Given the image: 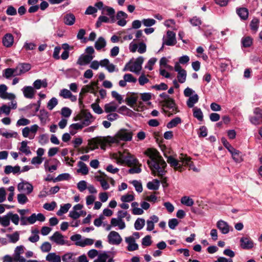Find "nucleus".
Listing matches in <instances>:
<instances>
[{"label": "nucleus", "mask_w": 262, "mask_h": 262, "mask_svg": "<svg viewBox=\"0 0 262 262\" xmlns=\"http://www.w3.org/2000/svg\"><path fill=\"white\" fill-rule=\"evenodd\" d=\"M144 154L150 159L147 160V163L152 173L157 172L160 177L165 175L166 172L165 168L167 164L159 152L156 149L148 148L144 151Z\"/></svg>", "instance_id": "obj_1"}, {"label": "nucleus", "mask_w": 262, "mask_h": 262, "mask_svg": "<svg viewBox=\"0 0 262 262\" xmlns=\"http://www.w3.org/2000/svg\"><path fill=\"white\" fill-rule=\"evenodd\" d=\"M161 103L163 107V111L165 113L167 112V111L165 110V108L170 110L171 114H176L178 112V107L175 102V100L172 98H170L167 100H162Z\"/></svg>", "instance_id": "obj_2"}, {"label": "nucleus", "mask_w": 262, "mask_h": 262, "mask_svg": "<svg viewBox=\"0 0 262 262\" xmlns=\"http://www.w3.org/2000/svg\"><path fill=\"white\" fill-rule=\"evenodd\" d=\"M118 226L119 229H123L125 227V224L122 219L119 217L112 218L111 221V225L105 224L103 223V227L106 228V229H111L112 227Z\"/></svg>", "instance_id": "obj_3"}, {"label": "nucleus", "mask_w": 262, "mask_h": 262, "mask_svg": "<svg viewBox=\"0 0 262 262\" xmlns=\"http://www.w3.org/2000/svg\"><path fill=\"white\" fill-rule=\"evenodd\" d=\"M116 135L118 139L124 141H131L133 138V133L125 129H120Z\"/></svg>", "instance_id": "obj_4"}, {"label": "nucleus", "mask_w": 262, "mask_h": 262, "mask_svg": "<svg viewBox=\"0 0 262 262\" xmlns=\"http://www.w3.org/2000/svg\"><path fill=\"white\" fill-rule=\"evenodd\" d=\"M122 241L119 234L115 231H111L108 235V242L111 244L118 245L121 243Z\"/></svg>", "instance_id": "obj_5"}, {"label": "nucleus", "mask_w": 262, "mask_h": 262, "mask_svg": "<svg viewBox=\"0 0 262 262\" xmlns=\"http://www.w3.org/2000/svg\"><path fill=\"white\" fill-rule=\"evenodd\" d=\"M17 189L19 191H24L26 192L27 194H29L33 191V187L30 183L23 181L18 183Z\"/></svg>", "instance_id": "obj_6"}, {"label": "nucleus", "mask_w": 262, "mask_h": 262, "mask_svg": "<svg viewBox=\"0 0 262 262\" xmlns=\"http://www.w3.org/2000/svg\"><path fill=\"white\" fill-rule=\"evenodd\" d=\"M143 61L144 58L142 56L138 57L131 66L132 69H129V71L136 74H139L142 69V65Z\"/></svg>", "instance_id": "obj_7"}, {"label": "nucleus", "mask_w": 262, "mask_h": 262, "mask_svg": "<svg viewBox=\"0 0 262 262\" xmlns=\"http://www.w3.org/2000/svg\"><path fill=\"white\" fill-rule=\"evenodd\" d=\"M95 118L92 116V115L90 112H84L82 114L80 120L81 121L80 122L83 126H87L89 125L92 122H93Z\"/></svg>", "instance_id": "obj_8"}, {"label": "nucleus", "mask_w": 262, "mask_h": 262, "mask_svg": "<svg viewBox=\"0 0 262 262\" xmlns=\"http://www.w3.org/2000/svg\"><path fill=\"white\" fill-rule=\"evenodd\" d=\"M31 68V64L27 63H19L16 67V75H20L29 71Z\"/></svg>", "instance_id": "obj_9"}, {"label": "nucleus", "mask_w": 262, "mask_h": 262, "mask_svg": "<svg viewBox=\"0 0 262 262\" xmlns=\"http://www.w3.org/2000/svg\"><path fill=\"white\" fill-rule=\"evenodd\" d=\"M94 57L93 55L82 54L78 58L77 63L80 66L87 65L92 61Z\"/></svg>", "instance_id": "obj_10"}, {"label": "nucleus", "mask_w": 262, "mask_h": 262, "mask_svg": "<svg viewBox=\"0 0 262 262\" xmlns=\"http://www.w3.org/2000/svg\"><path fill=\"white\" fill-rule=\"evenodd\" d=\"M23 95L26 98L33 99L34 97L35 90L31 86H25L22 89Z\"/></svg>", "instance_id": "obj_11"}, {"label": "nucleus", "mask_w": 262, "mask_h": 262, "mask_svg": "<svg viewBox=\"0 0 262 262\" xmlns=\"http://www.w3.org/2000/svg\"><path fill=\"white\" fill-rule=\"evenodd\" d=\"M167 162L171 167L174 168L176 170L181 171L182 168V165L179 163V161L172 156H169L167 157Z\"/></svg>", "instance_id": "obj_12"}, {"label": "nucleus", "mask_w": 262, "mask_h": 262, "mask_svg": "<svg viewBox=\"0 0 262 262\" xmlns=\"http://www.w3.org/2000/svg\"><path fill=\"white\" fill-rule=\"evenodd\" d=\"M167 39L163 41V45L167 46H173L176 43V34L171 31H168L167 32Z\"/></svg>", "instance_id": "obj_13"}, {"label": "nucleus", "mask_w": 262, "mask_h": 262, "mask_svg": "<svg viewBox=\"0 0 262 262\" xmlns=\"http://www.w3.org/2000/svg\"><path fill=\"white\" fill-rule=\"evenodd\" d=\"M127 17V14L122 11H119L116 15V19L118 20L117 25L123 27L126 24L125 19Z\"/></svg>", "instance_id": "obj_14"}, {"label": "nucleus", "mask_w": 262, "mask_h": 262, "mask_svg": "<svg viewBox=\"0 0 262 262\" xmlns=\"http://www.w3.org/2000/svg\"><path fill=\"white\" fill-rule=\"evenodd\" d=\"M7 90V87L5 84L0 85V97L2 99H12L15 98V95L13 94H8L6 92Z\"/></svg>", "instance_id": "obj_15"}, {"label": "nucleus", "mask_w": 262, "mask_h": 262, "mask_svg": "<svg viewBox=\"0 0 262 262\" xmlns=\"http://www.w3.org/2000/svg\"><path fill=\"white\" fill-rule=\"evenodd\" d=\"M3 45L7 47L10 48L12 46L14 42V37L11 33L6 34L2 39Z\"/></svg>", "instance_id": "obj_16"}, {"label": "nucleus", "mask_w": 262, "mask_h": 262, "mask_svg": "<svg viewBox=\"0 0 262 262\" xmlns=\"http://www.w3.org/2000/svg\"><path fill=\"white\" fill-rule=\"evenodd\" d=\"M124 161L128 166H136L139 163L138 160L130 154H127L126 156H123Z\"/></svg>", "instance_id": "obj_17"}, {"label": "nucleus", "mask_w": 262, "mask_h": 262, "mask_svg": "<svg viewBox=\"0 0 262 262\" xmlns=\"http://www.w3.org/2000/svg\"><path fill=\"white\" fill-rule=\"evenodd\" d=\"M240 242L241 246L244 249H250L253 247V242L249 238L242 237L241 238Z\"/></svg>", "instance_id": "obj_18"}, {"label": "nucleus", "mask_w": 262, "mask_h": 262, "mask_svg": "<svg viewBox=\"0 0 262 262\" xmlns=\"http://www.w3.org/2000/svg\"><path fill=\"white\" fill-rule=\"evenodd\" d=\"M125 242L128 244L127 249L129 251H133L138 249L139 246L137 244L135 243V241L132 237H126Z\"/></svg>", "instance_id": "obj_19"}, {"label": "nucleus", "mask_w": 262, "mask_h": 262, "mask_svg": "<svg viewBox=\"0 0 262 262\" xmlns=\"http://www.w3.org/2000/svg\"><path fill=\"white\" fill-rule=\"evenodd\" d=\"M63 19L66 25L72 26L74 24L76 18L73 14L69 13L64 15Z\"/></svg>", "instance_id": "obj_20"}, {"label": "nucleus", "mask_w": 262, "mask_h": 262, "mask_svg": "<svg viewBox=\"0 0 262 262\" xmlns=\"http://www.w3.org/2000/svg\"><path fill=\"white\" fill-rule=\"evenodd\" d=\"M50 239L57 244L63 245L64 244L63 236L58 231L55 232L54 234L50 237Z\"/></svg>", "instance_id": "obj_21"}, {"label": "nucleus", "mask_w": 262, "mask_h": 262, "mask_svg": "<svg viewBox=\"0 0 262 262\" xmlns=\"http://www.w3.org/2000/svg\"><path fill=\"white\" fill-rule=\"evenodd\" d=\"M159 219L158 216L156 215H151L148 220H147L146 229H154L155 224L158 222Z\"/></svg>", "instance_id": "obj_22"}, {"label": "nucleus", "mask_w": 262, "mask_h": 262, "mask_svg": "<svg viewBox=\"0 0 262 262\" xmlns=\"http://www.w3.org/2000/svg\"><path fill=\"white\" fill-rule=\"evenodd\" d=\"M79 168L77 170L78 173H81L83 175H86L89 173V168L87 165L82 161L78 162Z\"/></svg>", "instance_id": "obj_23"}, {"label": "nucleus", "mask_w": 262, "mask_h": 262, "mask_svg": "<svg viewBox=\"0 0 262 262\" xmlns=\"http://www.w3.org/2000/svg\"><path fill=\"white\" fill-rule=\"evenodd\" d=\"M102 144V141L101 139L97 138H93L89 142V145L90 146V149L91 150L98 148L99 145Z\"/></svg>", "instance_id": "obj_24"}, {"label": "nucleus", "mask_w": 262, "mask_h": 262, "mask_svg": "<svg viewBox=\"0 0 262 262\" xmlns=\"http://www.w3.org/2000/svg\"><path fill=\"white\" fill-rule=\"evenodd\" d=\"M236 13L243 20H246L248 17V10L245 8H239L236 9Z\"/></svg>", "instance_id": "obj_25"}, {"label": "nucleus", "mask_w": 262, "mask_h": 262, "mask_svg": "<svg viewBox=\"0 0 262 262\" xmlns=\"http://www.w3.org/2000/svg\"><path fill=\"white\" fill-rule=\"evenodd\" d=\"M38 116L41 124L42 125L46 124L49 117L48 113L45 110H41Z\"/></svg>", "instance_id": "obj_26"}, {"label": "nucleus", "mask_w": 262, "mask_h": 262, "mask_svg": "<svg viewBox=\"0 0 262 262\" xmlns=\"http://www.w3.org/2000/svg\"><path fill=\"white\" fill-rule=\"evenodd\" d=\"M46 260L49 262H61V257L55 253H50L46 256Z\"/></svg>", "instance_id": "obj_27"}, {"label": "nucleus", "mask_w": 262, "mask_h": 262, "mask_svg": "<svg viewBox=\"0 0 262 262\" xmlns=\"http://www.w3.org/2000/svg\"><path fill=\"white\" fill-rule=\"evenodd\" d=\"M16 70L15 68H7L3 70V75L7 79H9L12 76L16 75Z\"/></svg>", "instance_id": "obj_28"}, {"label": "nucleus", "mask_w": 262, "mask_h": 262, "mask_svg": "<svg viewBox=\"0 0 262 262\" xmlns=\"http://www.w3.org/2000/svg\"><path fill=\"white\" fill-rule=\"evenodd\" d=\"M160 187V181L157 179H154L152 181L149 182L147 184V187L149 190H157Z\"/></svg>", "instance_id": "obj_29"}, {"label": "nucleus", "mask_w": 262, "mask_h": 262, "mask_svg": "<svg viewBox=\"0 0 262 262\" xmlns=\"http://www.w3.org/2000/svg\"><path fill=\"white\" fill-rule=\"evenodd\" d=\"M199 100V96L196 94H194L192 96L189 97L187 101V105L188 107H193L194 104L197 103Z\"/></svg>", "instance_id": "obj_30"}, {"label": "nucleus", "mask_w": 262, "mask_h": 262, "mask_svg": "<svg viewBox=\"0 0 262 262\" xmlns=\"http://www.w3.org/2000/svg\"><path fill=\"white\" fill-rule=\"evenodd\" d=\"M72 205L70 203L64 204L60 206L59 210L57 212L56 214L58 216H61L66 213L71 207Z\"/></svg>", "instance_id": "obj_31"}, {"label": "nucleus", "mask_w": 262, "mask_h": 262, "mask_svg": "<svg viewBox=\"0 0 262 262\" xmlns=\"http://www.w3.org/2000/svg\"><path fill=\"white\" fill-rule=\"evenodd\" d=\"M106 46V41L102 37L98 38L97 40L95 43V47L97 50H100L104 48Z\"/></svg>", "instance_id": "obj_32"}, {"label": "nucleus", "mask_w": 262, "mask_h": 262, "mask_svg": "<svg viewBox=\"0 0 262 262\" xmlns=\"http://www.w3.org/2000/svg\"><path fill=\"white\" fill-rule=\"evenodd\" d=\"M179 162H180L182 163V165L184 164L185 165H189L190 166L191 162V158L188 157L186 155H184L181 154L179 157V159L178 160Z\"/></svg>", "instance_id": "obj_33"}, {"label": "nucleus", "mask_w": 262, "mask_h": 262, "mask_svg": "<svg viewBox=\"0 0 262 262\" xmlns=\"http://www.w3.org/2000/svg\"><path fill=\"white\" fill-rule=\"evenodd\" d=\"M84 126H83L81 122L73 123L71 125H70L69 127L70 133L71 135H74L75 134H76V130L81 129Z\"/></svg>", "instance_id": "obj_34"}, {"label": "nucleus", "mask_w": 262, "mask_h": 262, "mask_svg": "<svg viewBox=\"0 0 262 262\" xmlns=\"http://www.w3.org/2000/svg\"><path fill=\"white\" fill-rule=\"evenodd\" d=\"M193 115L194 118H196L199 121H203V114L202 110L200 108L195 107L193 108Z\"/></svg>", "instance_id": "obj_35"}, {"label": "nucleus", "mask_w": 262, "mask_h": 262, "mask_svg": "<svg viewBox=\"0 0 262 262\" xmlns=\"http://www.w3.org/2000/svg\"><path fill=\"white\" fill-rule=\"evenodd\" d=\"M27 141H23L21 142V146L19 148V150L27 155L31 154L30 147L27 146Z\"/></svg>", "instance_id": "obj_36"}, {"label": "nucleus", "mask_w": 262, "mask_h": 262, "mask_svg": "<svg viewBox=\"0 0 262 262\" xmlns=\"http://www.w3.org/2000/svg\"><path fill=\"white\" fill-rule=\"evenodd\" d=\"M117 108V106L114 102L107 103L104 105V111L107 113L115 112Z\"/></svg>", "instance_id": "obj_37"}, {"label": "nucleus", "mask_w": 262, "mask_h": 262, "mask_svg": "<svg viewBox=\"0 0 262 262\" xmlns=\"http://www.w3.org/2000/svg\"><path fill=\"white\" fill-rule=\"evenodd\" d=\"M182 122V120L180 117H176L172 119L167 124V127L168 128H172L176 127L178 124Z\"/></svg>", "instance_id": "obj_38"}, {"label": "nucleus", "mask_w": 262, "mask_h": 262, "mask_svg": "<svg viewBox=\"0 0 262 262\" xmlns=\"http://www.w3.org/2000/svg\"><path fill=\"white\" fill-rule=\"evenodd\" d=\"M230 153L231 154L233 159L237 163H239L242 161L240 152L239 150L234 148V151L231 150Z\"/></svg>", "instance_id": "obj_39"}, {"label": "nucleus", "mask_w": 262, "mask_h": 262, "mask_svg": "<svg viewBox=\"0 0 262 262\" xmlns=\"http://www.w3.org/2000/svg\"><path fill=\"white\" fill-rule=\"evenodd\" d=\"M181 202L182 204L188 207H191L194 204L193 200L187 196H183L181 198Z\"/></svg>", "instance_id": "obj_40"}, {"label": "nucleus", "mask_w": 262, "mask_h": 262, "mask_svg": "<svg viewBox=\"0 0 262 262\" xmlns=\"http://www.w3.org/2000/svg\"><path fill=\"white\" fill-rule=\"evenodd\" d=\"M259 21L257 18H254L250 24V29L254 32H257L259 27Z\"/></svg>", "instance_id": "obj_41"}, {"label": "nucleus", "mask_w": 262, "mask_h": 262, "mask_svg": "<svg viewBox=\"0 0 262 262\" xmlns=\"http://www.w3.org/2000/svg\"><path fill=\"white\" fill-rule=\"evenodd\" d=\"M39 230H32L31 235L29 237L28 239L32 243H35L39 239Z\"/></svg>", "instance_id": "obj_42"}, {"label": "nucleus", "mask_w": 262, "mask_h": 262, "mask_svg": "<svg viewBox=\"0 0 262 262\" xmlns=\"http://www.w3.org/2000/svg\"><path fill=\"white\" fill-rule=\"evenodd\" d=\"M253 42V39L250 36H246L242 39V43L244 47H250Z\"/></svg>", "instance_id": "obj_43"}, {"label": "nucleus", "mask_w": 262, "mask_h": 262, "mask_svg": "<svg viewBox=\"0 0 262 262\" xmlns=\"http://www.w3.org/2000/svg\"><path fill=\"white\" fill-rule=\"evenodd\" d=\"M71 176L68 173H63L59 174L56 178L53 180L54 182L62 181L64 180H68Z\"/></svg>", "instance_id": "obj_44"}, {"label": "nucleus", "mask_w": 262, "mask_h": 262, "mask_svg": "<svg viewBox=\"0 0 262 262\" xmlns=\"http://www.w3.org/2000/svg\"><path fill=\"white\" fill-rule=\"evenodd\" d=\"M7 237L9 239L10 242L15 243L19 240V234L16 231L12 234H7Z\"/></svg>", "instance_id": "obj_45"}, {"label": "nucleus", "mask_w": 262, "mask_h": 262, "mask_svg": "<svg viewBox=\"0 0 262 262\" xmlns=\"http://www.w3.org/2000/svg\"><path fill=\"white\" fill-rule=\"evenodd\" d=\"M109 256L107 252H103L99 254L97 259H95L93 262H106V260L108 258Z\"/></svg>", "instance_id": "obj_46"}, {"label": "nucleus", "mask_w": 262, "mask_h": 262, "mask_svg": "<svg viewBox=\"0 0 262 262\" xmlns=\"http://www.w3.org/2000/svg\"><path fill=\"white\" fill-rule=\"evenodd\" d=\"M145 220L138 218L135 223L134 226L136 229H142L145 225Z\"/></svg>", "instance_id": "obj_47"}, {"label": "nucleus", "mask_w": 262, "mask_h": 262, "mask_svg": "<svg viewBox=\"0 0 262 262\" xmlns=\"http://www.w3.org/2000/svg\"><path fill=\"white\" fill-rule=\"evenodd\" d=\"M97 180L100 183L101 186L104 190H107L110 188L108 182L103 178L97 176Z\"/></svg>", "instance_id": "obj_48"}, {"label": "nucleus", "mask_w": 262, "mask_h": 262, "mask_svg": "<svg viewBox=\"0 0 262 262\" xmlns=\"http://www.w3.org/2000/svg\"><path fill=\"white\" fill-rule=\"evenodd\" d=\"M57 99L55 97H53L48 101L47 103V107L49 110H52L57 105Z\"/></svg>", "instance_id": "obj_49"}, {"label": "nucleus", "mask_w": 262, "mask_h": 262, "mask_svg": "<svg viewBox=\"0 0 262 262\" xmlns=\"http://www.w3.org/2000/svg\"><path fill=\"white\" fill-rule=\"evenodd\" d=\"M187 73L185 70L182 71L180 73H178V81L181 83H183L185 82L186 79Z\"/></svg>", "instance_id": "obj_50"}, {"label": "nucleus", "mask_w": 262, "mask_h": 262, "mask_svg": "<svg viewBox=\"0 0 262 262\" xmlns=\"http://www.w3.org/2000/svg\"><path fill=\"white\" fill-rule=\"evenodd\" d=\"M132 184L135 187L136 190L140 193L143 190L142 185L140 181H138L137 180H133L132 182Z\"/></svg>", "instance_id": "obj_51"}, {"label": "nucleus", "mask_w": 262, "mask_h": 262, "mask_svg": "<svg viewBox=\"0 0 262 262\" xmlns=\"http://www.w3.org/2000/svg\"><path fill=\"white\" fill-rule=\"evenodd\" d=\"M17 201L20 204H25L28 201V199L24 193H19L17 195Z\"/></svg>", "instance_id": "obj_52"}, {"label": "nucleus", "mask_w": 262, "mask_h": 262, "mask_svg": "<svg viewBox=\"0 0 262 262\" xmlns=\"http://www.w3.org/2000/svg\"><path fill=\"white\" fill-rule=\"evenodd\" d=\"M137 98L133 96L129 97L126 98V104L132 108H134V105L137 103Z\"/></svg>", "instance_id": "obj_53"}, {"label": "nucleus", "mask_w": 262, "mask_h": 262, "mask_svg": "<svg viewBox=\"0 0 262 262\" xmlns=\"http://www.w3.org/2000/svg\"><path fill=\"white\" fill-rule=\"evenodd\" d=\"M218 229H229L230 227L227 222L220 220L217 222L216 224Z\"/></svg>", "instance_id": "obj_54"}, {"label": "nucleus", "mask_w": 262, "mask_h": 262, "mask_svg": "<svg viewBox=\"0 0 262 262\" xmlns=\"http://www.w3.org/2000/svg\"><path fill=\"white\" fill-rule=\"evenodd\" d=\"M9 217H10V220H11L14 224L15 225H18L19 221V217L17 214H13L12 212L8 213Z\"/></svg>", "instance_id": "obj_55"}, {"label": "nucleus", "mask_w": 262, "mask_h": 262, "mask_svg": "<svg viewBox=\"0 0 262 262\" xmlns=\"http://www.w3.org/2000/svg\"><path fill=\"white\" fill-rule=\"evenodd\" d=\"M92 84V85H87L85 88H83L81 90V91L83 93H86L88 92L93 93L94 91V86L97 85V82H94Z\"/></svg>", "instance_id": "obj_56"}, {"label": "nucleus", "mask_w": 262, "mask_h": 262, "mask_svg": "<svg viewBox=\"0 0 262 262\" xmlns=\"http://www.w3.org/2000/svg\"><path fill=\"white\" fill-rule=\"evenodd\" d=\"M60 96L64 98H70L72 97L73 95L72 93L68 89H62L60 93Z\"/></svg>", "instance_id": "obj_57"}, {"label": "nucleus", "mask_w": 262, "mask_h": 262, "mask_svg": "<svg viewBox=\"0 0 262 262\" xmlns=\"http://www.w3.org/2000/svg\"><path fill=\"white\" fill-rule=\"evenodd\" d=\"M123 79H125L126 82L136 83L137 82V79L131 74H124Z\"/></svg>", "instance_id": "obj_58"}, {"label": "nucleus", "mask_w": 262, "mask_h": 262, "mask_svg": "<svg viewBox=\"0 0 262 262\" xmlns=\"http://www.w3.org/2000/svg\"><path fill=\"white\" fill-rule=\"evenodd\" d=\"M70 239L71 241L75 242V245L79 246V244L82 243L83 239H81V236L80 234H75L72 235Z\"/></svg>", "instance_id": "obj_59"}, {"label": "nucleus", "mask_w": 262, "mask_h": 262, "mask_svg": "<svg viewBox=\"0 0 262 262\" xmlns=\"http://www.w3.org/2000/svg\"><path fill=\"white\" fill-rule=\"evenodd\" d=\"M56 206V203L55 202L53 201L50 203H45L43 206V208L48 211H53Z\"/></svg>", "instance_id": "obj_60"}, {"label": "nucleus", "mask_w": 262, "mask_h": 262, "mask_svg": "<svg viewBox=\"0 0 262 262\" xmlns=\"http://www.w3.org/2000/svg\"><path fill=\"white\" fill-rule=\"evenodd\" d=\"M144 26L146 27H151L156 24V20L152 18L143 19L142 21Z\"/></svg>", "instance_id": "obj_61"}, {"label": "nucleus", "mask_w": 262, "mask_h": 262, "mask_svg": "<svg viewBox=\"0 0 262 262\" xmlns=\"http://www.w3.org/2000/svg\"><path fill=\"white\" fill-rule=\"evenodd\" d=\"M72 114V111L69 107H64L61 110V114L66 118H69Z\"/></svg>", "instance_id": "obj_62"}, {"label": "nucleus", "mask_w": 262, "mask_h": 262, "mask_svg": "<svg viewBox=\"0 0 262 262\" xmlns=\"http://www.w3.org/2000/svg\"><path fill=\"white\" fill-rule=\"evenodd\" d=\"M151 244L152 241L150 235H146L142 239V244L143 246L148 247L150 246Z\"/></svg>", "instance_id": "obj_63"}, {"label": "nucleus", "mask_w": 262, "mask_h": 262, "mask_svg": "<svg viewBox=\"0 0 262 262\" xmlns=\"http://www.w3.org/2000/svg\"><path fill=\"white\" fill-rule=\"evenodd\" d=\"M77 188L80 191L83 192L87 188L86 182L84 180L79 181L77 183Z\"/></svg>", "instance_id": "obj_64"}]
</instances>
